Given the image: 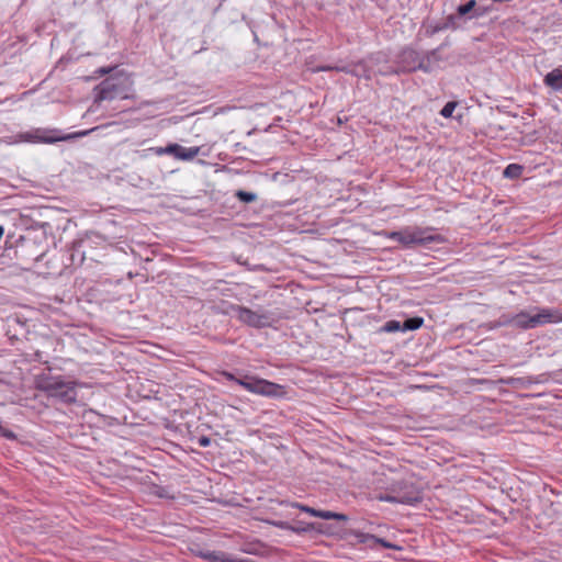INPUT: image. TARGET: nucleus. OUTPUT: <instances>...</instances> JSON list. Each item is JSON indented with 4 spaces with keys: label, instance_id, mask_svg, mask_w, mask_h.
Segmentation results:
<instances>
[{
    "label": "nucleus",
    "instance_id": "f257e3e1",
    "mask_svg": "<svg viewBox=\"0 0 562 562\" xmlns=\"http://www.w3.org/2000/svg\"><path fill=\"white\" fill-rule=\"evenodd\" d=\"M36 389L45 392L50 397H56L60 402L71 404L77 401V391L75 383L65 381L61 376H52L42 374L36 378Z\"/></svg>",
    "mask_w": 562,
    "mask_h": 562
},
{
    "label": "nucleus",
    "instance_id": "f03ea898",
    "mask_svg": "<svg viewBox=\"0 0 562 562\" xmlns=\"http://www.w3.org/2000/svg\"><path fill=\"white\" fill-rule=\"evenodd\" d=\"M223 376L229 381L236 382L250 393L276 397L283 394V387L277 383L270 382L265 379H259L252 375H245L243 378H236L231 372H223Z\"/></svg>",
    "mask_w": 562,
    "mask_h": 562
},
{
    "label": "nucleus",
    "instance_id": "7ed1b4c3",
    "mask_svg": "<svg viewBox=\"0 0 562 562\" xmlns=\"http://www.w3.org/2000/svg\"><path fill=\"white\" fill-rule=\"evenodd\" d=\"M232 311L238 321L254 328L270 327L278 322V316L263 307L254 311L241 305H233Z\"/></svg>",
    "mask_w": 562,
    "mask_h": 562
},
{
    "label": "nucleus",
    "instance_id": "20e7f679",
    "mask_svg": "<svg viewBox=\"0 0 562 562\" xmlns=\"http://www.w3.org/2000/svg\"><path fill=\"white\" fill-rule=\"evenodd\" d=\"M559 322H562V314L550 308H541L536 314L522 311L510 319V323L520 329H530L540 325Z\"/></svg>",
    "mask_w": 562,
    "mask_h": 562
},
{
    "label": "nucleus",
    "instance_id": "39448f33",
    "mask_svg": "<svg viewBox=\"0 0 562 562\" xmlns=\"http://www.w3.org/2000/svg\"><path fill=\"white\" fill-rule=\"evenodd\" d=\"M131 81L126 77H110L103 80L94 90L95 102L127 99Z\"/></svg>",
    "mask_w": 562,
    "mask_h": 562
},
{
    "label": "nucleus",
    "instance_id": "423d86ee",
    "mask_svg": "<svg viewBox=\"0 0 562 562\" xmlns=\"http://www.w3.org/2000/svg\"><path fill=\"white\" fill-rule=\"evenodd\" d=\"M420 326V317L407 318L404 322L392 319L383 325L382 330L385 333L407 331L418 329Z\"/></svg>",
    "mask_w": 562,
    "mask_h": 562
},
{
    "label": "nucleus",
    "instance_id": "0eeeda50",
    "mask_svg": "<svg viewBox=\"0 0 562 562\" xmlns=\"http://www.w3.org/2000/svg\"><path fill=\"white\" fill-rule=\"evenodd\" d=\"M401 69L403 71H412L422 68V58L418 52L406 48L400 55Z\"/></svg>",
    "mask_w": 562,
    "mask_h": 562
},
{
    "label": "nucleus",
    "instance_id": "6e6552de",
    "mask_svg": "<svg viewBox=\"0 0 562 562\" xmlns=\"http://www.w3.org/2000/svg\"><path fill=\"white\" fill-rule=\"evenodd\" d=\"M292 507L299 508L301 512L307 513L311 516L318 517L322 519H336V520H347V516L339 513H334L329 510H318L307 505H303L300 503H292Z\"/></svg>",
    "mask_w": 562,
    "mask_h": 562
},
{
    "label": "nucleus",
    "instance_id": "1a4fd4ad",
    "mask_svg": "<svg viewBox=\"0 0 562 562\" xmlns=\"http://www.w3.org/2000/svg\"><path fill=\"white\" fill-rule=\"evenodd\" d=\"M447 243V239L440 235L434 232L431 228L424 229V258L428 256V252L426 250H440L441 247H435L432 245H445Z\"/></svg>",
    "mask_w": 562,
    "mask_h": 562
},
{
    "label": "nucleus",
    "instance_id": "9d476101",
    "mask_svg": "<svg viewBox=\"0 0 562 562\" xmlns=\"http://www.w3.org/2000/svg\"><path fill=\"white\" fill-rule=\"evenodd\" d=\"M543 83L554 91H562V69L554 68L543 78Z\"/></svg>",
    "mask_w": 562,
    "mask_h": 562
},
{
    "label": "nucleus",
    "instance_id": "9b49d317",
    "mask_svg": "<svg viewBox=\"0 0 562 562\" xmlns=\"http://www.w3.org/2000/svg\"><path fill=\"white\" fill-rule=\"evenodd\" d=\"M100 126H97V127H93V128H90V130H87V131H81V132H77V133H72V134H68V135H55V136H49V137H40V139L42 142H45V143H55V142H61V140H67V139H70V138H77V137H83V136H87L88 134L99 130Z\"/></svg>",
    "mask_w": 562,
    "mask_h": 562
},
{
    "label": "nucleus",
    "instance_id": "f8f14e48",
    "mask_svg": "<svg viewBox=\"0 0 562 562\" xmlns=\"http://www.w3.org/2000/svg\"><path fill=\"white\" fill-rule=\"evenodd\" d=\"M199 555L211 562H229L231 555L226 554L223 551H201Z\"/></svg>",
    "mask_w": 562,
    "mask_h": 562
},
{
    "label": "nucleus",
    "instance_id": "ddd939ff",
    "mask_svg": "<svg viewBox=\"0 0 562 562\" xmlns=\"http://www.w3.org/2000/svg\"><path fill=\"white\" fill-rule=\"evenodd\" d=\"M178 148H179V150H177V157L176 158L181 159V160H192L200 153V147H198V146H195V147H183V146L178 144Z\"/></svg>",
    "mask_w": 562,
    "mask_h": 562
},
{
    "label": "nucleus",
    "instance_id": "4468645a",
    "mask_svg": "<svg viewBox=\"0 0 562 562\" xmlns=\"http://www.w3.org/2000/svg\"><path fill=\"white\" fill-rule=\"evenodd\" d=\"M533 382H536V381L532 380L531 378H507V379L501 380V383H504V384H507V385H510L514 387H527L530 384H532Z\"/></svg>",
    "mask_w": 562,
    "mask_h": 562
},
{
    "label": "nucleus",
    "instance_id": "2eb2a0df",
    "mask_svg": "<svg viewBox=\"0 0 562 562\" xmlns=\"http://www.w3.org/2000/svg\"><path fill=\"white\" fill-rule=\"evenodd\" d=\"M521 172H522V167L520 165L510 164L505 168L503 175L506 178L514 179V178L520 177Z\"/></svg>",
    "mask_w": 562,
    "mask_h": 562
},
{
    "label": "nucleus",
    "instance_id": "dca6fc26",
    "mask_svg": "<svg viewBox=\"0 0 562 562\" xmlns=\"http://www.w3.org/2000/svg\"><path fill=\"white\" fill-rule=\"evenodd\" d=\"M236 198L244 203H251L257 200V194L254 192L238 190L236 192Z\"/></svg>",
    "mask_w": 562,
    "mask_h": 562
},
{
    "label": "nucleus",
    "instance_id": "f3484780",
    "mask_svg": "<svg viewBox=\"0 0 562 562\" xmlns=\"http://www.w3.org/2000/svg\"><path fill=\"white\" fill-rule=\"evenodd\" d=\"M475 5H476L475 0H470L467 3L459 5L457 9V12L460 16H463V15L468 14L469 12H471Z\"/></svg>",
    "mask_w": 562,
    "mask_h": 562
},
{
    "label": "nucleus",
    "instance_id": "a211bd4d",
    "mask_svg": "<svg viewBox=\"0 0 562 562\" xmlns=\"http://www.w3.org/2000/svg\"><path fill=\"white\" fill-rule=\"evenodd\" d=\"M458 103L456 101H449L446 103V105L441 109L440 114L443 117H450L457 108Z\"/></svg>",
    "mask_w": 562,
    "mask_h": 562
},
{
    "label": "nucleus",
    "instance_id": "6ab92c4d",
    "mask_svg": "<svg viewBox=\"0 0 562 562\" xmlns=\"http://www.w3.org/2000/svg\"><path fill=\"white\" fill-rule=\"evenodd\" d=\"M379 499L383 501V502H390V503H395V502L409 503L414 498L407 497V498L400 499L396 496H393V495H390V494H385V495H381L379 497Z\"/></svg>",
    "mask_w": 562,
    "mask_h": 562
},
{
    "label": "nucleus",
    "instance_id": "aec40b11",
    "mask_svg": "<svg viewBox=\"0 0 562 562\" xmlns=\"http://www.w3.org/2000/svg\"><path fill=\"white\" fill-rule=\"evenodd\" d=\"M438 56V52L437 50H432L431 53H429L427 56H426V60H427V66L424 65V71H428V70H431L434 68V66L431 65L432 60H437Z\"/></svg>",
    "mask_w": 562,
    "mask_h": 562
},
{
    "label": "nucleus",
    "instance_id": "412c9836",
    "mask_svg": "<svg viewBox=\"0 0 562 562\" xmlns=\"http://www.w3.org/2000/svg\"><path fill=\"white\" fill-rule=\"evenodd\" d=\"M313 529H315V525L314 524H308L305 527H293V526H291V528H290L291 531L296 532V533L307 532V531L313 530Z\"/></svg>",
    "mask_w": 562,
    "mask_h": 562
},
{
    "label": "nucleus",
    "instance_id": "4be33fe9",
    "mask_svg": "<svg viewBox=\"0 0 562 562\" xmlns=\"http://www.w3.org/2000/svg\"><path fill=\"white\" fill-rule=\"evenodd\" d=\"M177 150H179L178 148V144H169L166 148H164L161 151L162 153H166V154H170V155H173L175 157H177Z\"/></svg>",
    "mask_w": 562,
    "mask_h": 562
},
{
    "label": "nucleus",
    "instance_id": "5701e85b",
    "mask_svg": "<svg viewBox=\"0 0 562 562\" xmlns=\"http://www.w3.org/2000/svg\"><path fill=\"white\" fill-rule=\"evenodd\" d=\"M272 525L284 530H290L291 528V525L286 521H274Z\"/></svg>",
    "mask_w": 562,
    "mask_h": 562
},
{
    "label": "nucleus",
    "instance_id": "b1692460",
    "mask_svg": "<svg viewBox=\"0 0 562 562\" xmlns=\"http://www.w3.org/2000/svg\"><path fill=\"white\" fill-rule=\"evenodd\" d=\"M199 443L201 447H207L210 445V439L207 437H201Z\"/></svg>",
    "mask_w": 562,
    "mask_h": 562
},
{
    "label": "nucleus",
    "instance_id": "393cba45",
    "mask_svg": "<svg viewBox=\"0 0 562 562\" xmlns=\"http://www.w3.org/2000/svg\"><path fill=\"white\" fill-rule=\"evenodd\" d=\"M111 71V68H105V67H102V68H99L95 74L100 75V76H103V75H106Z\"/></svg>",
    "mask_w": 562,
    "mask_h": 562
},
{
    "label": "nucleus",
    "instance_id": "a878e982",
    "mask_svg": "<svg viewBox=\"0 0 562 562\" xmlns=\"http://www.w3.org/2000/svg\"><path fill=\"white\" fill-rule=\"evenodd\" d=\"M407 243H419L422 241V238L417 237V236H411L408 240H406Z\"/></svg>",
    "mask_w": 562,
    "mask_h": 562
},
{
    "label": "nucleus",
    "instance_id": "bb28decb",
    "mask_svg": "<svg viewBox=\"0 0 562 562\" xmlns=\"http://www.w3.org/2000/svg\"><path fill=\"white\" fill-rule=\"evenodd\" d=\"M378 71H379L380 74H382V75H387V74H390V72H395V70H393V69H392V70H383V69H379Z\"/></svg>",
    "mask_w": 562,
    "mask_h": 562
},
{
    "label": "nucleus",
    "instance_id": "cd10ccee",
    "mask_svg": "<svg viewBox=\"0 0 562 562\" xmlns=\"http://www.w3.org/2000/svg\"><path fill=\"white\" fill-rule=\"evenodd\" d=\"M3 233H4V229H3V227L0 225V239H1V238H2V236H3Z\"/></svg>",
    "mask_w": 562,
    "mask_h": 562
}]
</instances>
